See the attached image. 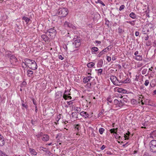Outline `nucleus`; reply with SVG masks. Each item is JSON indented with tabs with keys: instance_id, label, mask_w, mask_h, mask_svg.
Here are the masks:
<instances>
[{
	"instance_id": "obj_1",
	"label": "nucleus",
	"mask_w": 156,
	"mask_h": 156,
	"mask_svg": "<svg viewBox=\"0 0 156 156\" xmlns=\"http://www.w3.org/2000/svg\"><path fill=\"white\" fill-rule=\"evenodd\" d=\"M57 13L61 17H64L68 14V12L66 8H59L58 10Z\"/></svg>"
},
{
	"instance_id": "obj_2",
	"label": "nucleus",
	"mask_w": 156,
	"mask_h": 156,
	"mask_svg": "<svg viewBox=\"0 0 156 156\" xmlns=\"http://www.w3.org/2000/svg\"><path fill=\"white\" fill-rule=\"evenodd\" d=\"M150 151L153 153H156V140L151 141L149 144Z\"/></svg>"
},
{
	"instance_id": "obj_3",
	"label": "nucleus",
	"mask_w": 156,
	"mask_h": 156,
	"mask_svg": "<svg viewBox=\"0 0 156 156\" xmlns=\"http://www.w3.org/2000/svg\"><path fill=\"white\" fill-rule=\"evenodd\" d=\"M9 61L12 65L15 66L18 64V60L15 55H12L10 57Z\"/></svg>"
},
{
	"instance_id": "obj_4",
	"label": "nucleus",
	"mask_w": 156,
	"mask_h": 156,
	"mask_svg": "<svg viewBox=\"0 0 156 156\" xmlns=\"http://www.w3.org/2000/svg\"><path fill=\"white\" fill-rule=\"evenodd\" d=\"M48 33H49L48 36L52 37H55L56 34V30L55 29L54 27L48 29L47 32L46 33V34H47Z\"/></svg>"
},
{
	"instance_id": "obj_5",
	"label": "nucleus",
	"mask_w": 156,
	"mask_h": 156,
	"mask_svg": "<svg viewBox=\"0 0 156 156\" xmlns=\"http://www.w3.org/2000/svg\"><path fill=\"white\" fill-rule=\"evenodd\" d=\"M76 37V38L74 37L73 39L74 41L73 43V44L74 45L75 47L76 48L79 47L81 43L80 39L77 36Z\"/></svg>"
},
{
	"instance_id": "obj_6",
	"label": "nucleus",
	"mask_w": 156,
	"mask_h": 156,
	"mask_svg": "<svg viewBox=\"0 0 156 156\" xmlns=\"http://www.w3.org/2000/svg\"><path fill=\"white\" fill-rule=\"evenodd\" d=\"M27 67H28L32 70H35L37 68V65L34 60L32 62L31 64L30 65H27Z\"/></svg>"
},
{
	"instance_id": "obj_7",
	"label": "nucleus",
	"mask_w": 156,
	"mask_h": 156,
	"mask_svg": "<svg viewBox=\"0 0 156 156\" xmlns=\"http://www.w3.org/2000/svg\"><path fill=\"white\" fill-rule=\"evenodd\" d=\"M64 26L65 27H68L73 30H75L76 28V27L73 24L67 21H66L65 22L64 24Z\"/></svg>"
},
{
	"instance_id": "obj_8",
	"label": "nucleus",
	"mask_w": 156,
	"mask_h": 156,
	"mask_svg": "<svg viewBox=\"0 0 156 156\" xmlns=\"http://www.w3.org/2000/svg\"><path fill=\"white\" fill-rule=\"evenodd\" d=\"M148 138H152L156 139V130L151 131L147 136Z\"/></svg>"
},
{
	"instance_id": "obj_9",
	"label": "nucleus",
	"mask_w": 156,
	"mask_h": 156,
	"mask_svg": "<svg viewBox=\"0 0 156 156\" xmlns=\"http://www.w3.org/2000/svg\"><path fill=\"white\" fill-rule=\"evenodd\" d=\"M80 115L86 118H89L91 117V116L88 114L86 112L84 111L80 112Z\"/></svg>"
},
{
	"instance_id": "obj_10",
	"label": "nucleus",
	"mask_w": 156,
	"mask_h": 156,
	"mask_svg": "<svg viewBox=\"0 0 156 156\" xmlns=\"http://www.w3.org/2000/svg\"><path fill=\"white\" fill-rule=\"evenodd\" d=\"M117 77L115 76H112L110 77V80L114 84L117 83L118 82L117 80Z\"/></svg>"
},
{
	"instance_id": "obj_11",
	"label": "nucleus",
	"mask_w": 156,
	"mask_h": 156,
	"mask_svg": "<svg viewBox=\"0 0 156 156\" xmlns=\"http://www.w3.org/2000/svg\"><path fill=\"white\" fill-rule=\"evenodd\" d=\"M33 60H30L28 58H26L24 60L25 62H23V63L27 66V64L30 65V64H31Z\"/></svg>"
},
{
	"instance_id": "obj_12",
	"label": "nucleus",
	"mask_w": 156,
	"mask_h": 156,
	"mask_svg": "<svg viewBox=\"0 0 156 156\" xmlns=\"http://www.w3.org/2000/svg\"><path fill=\"white\" fill-rule=\"evenodd\" d=\"M49 139V136L47 134H44L41 137L42 140L44 141H47Z\"/></svg>"
},
{
	"instance_id": "obj_13",
	"label": "nucleus",
	"mask_w": 156,
	"mask_h": 156,
	"mask_svg": "<svg viewBox=\"0 0 156 156\" xmlns=\"http://www.w3.org/2000/svg\"><path fill=\"white\" fill-rule=\"evenodd\" d=\"M41 37L45 42H48L50 41L49 38L46 34L42 35Z\"/></svg>"
},
{
	"instance_id": "obj_14",
	"label": "nucleus",
	"mask_w": 156,
	"mask_h": 156,
	"mask_svg": "<svg viewBox=\"0 0 156 156\" xmlns=\"http://www.w3.org/2000/svg\"><path fill=\"white\" fill-rule=\"evenodd\" d=\"M103 65V60L102 59H101L98 60L97 64V66L98 68L101 67Z\"/></svg>"
},
{
	"instance_id": "obj_15",
	"label": "nucleus",
	"mask_w": 156,
	"mask_h": 156,
	"mask_svg": "<svg viewBox=\"0 0 156 156\" xmlns=\"http://www.w3.org/2000/svg\"><path fill=\"white\" fill-rule=\"evenodd\" d=\"M62 92L61 91H58L56 92L55 94V97L57 98H59L62 96Z\"/></svg>"
},
{
	"instance_id": "obj_16",
	"label": "nucleus",
	"mask_w": 156,
	"mask_h": 156,
	"mask_svg": "<svg viewBox=\"0 0 156 156\" xmlns=\"http://www.w3.org/2000/svg\"><path fill=\"white\" fill-rule=\"evenodd\" d=\"M40 149L41 148H44V149H46L45 151H44V152H45L47 154L48 156H52L53 154L51 153L50 151L48 150L46 148H44L42 147H40Z\"/></svg>"
},
{
	"instance_id": "obj_17",
	"label": "nucleus",
	"mask_w": 156,
	"mask_h": 156,
	"mask_svg": "<svg viewBox=\"0 0 156 156\" xmlns=\"http://www.w3.org/2000/svg\"><path fill=\"white\" fill-rule=\"evenodd\" d=\"M117 91L119 93H121L123 94H126V93L127 91L122 88H118L117 89Z\"/></svg>"
},
{
	"instance_id": "obj_18",
	"label": "nucleus",
	"mask_w": 156,
	"mask_h": 156,
	"mask_svg": "<svg viewBox=\"0 0 156 156\" xmlns=\"http://www.w3.org/2000/svg\"><path fill=\"white\" fill-rule=\"evenodd\" d=\"M29 150L30 152L32 154L34 155H36L37 154V152L34 149L30 148Z\"/></svg>"
},
{
	"instance_id": "obj_19",
	"label": "nucleus",
	"mask_w": 156,
	"mask_h": 156,
	"mask_svg": "<svg viewBox=\"0 0 156 156\" xmlns=\"http://www.w3.org/2000/svg\"><path fill=\"white\" fill-rule=\"evenodd\" d=\"M27 72L28 76L30 77H32L33 76V72L32 70L29 69L27 70Z\"/></svg>"
},
{
	"instance_id": "obj_20",
	"label": "nucleus",
	"mask_w": 156,
	"mask_h": 156,
	"mask_svg": "<svg viewBox=\"0 0 156 156\" xmlns=\"http://www.w3.org/2000/svg\"><path fill=\"white\" fill-rule=\"evenodd\" d=\"M22 19L25 20V22L27 24L28 23L30 20V18L27 17H25V16H23L22 17Z\"/></svg>"
},
{
	"instance_id": "obj_21",
	"label": "nucleus",
	"mask_w": 156,
	"mask_h": 156,
	"mask_svg": "<svg viewBox=\"0 0 156 156\" xmlns=\"http://www.w3.org/2000/svg\"><path fill=\"white\" fill-rule=\"evenodd\" d=\"M68 92H70L69 90H65L64 93V94L63 95V98L65 100H66L67 99V96L68 95H67L66 93H67Z\"/></svg>"
},
{
	"instance_id": "obj_22",
	"label": "nucleus",
	"mask_w": 156,
	"mask_h": 156,
	"mask_svg": "<svg viewBox=\"0 0 156 156\" xmlns=\"http://www.w3.org/2000/svg\"><path fill=\"white\" fill-rule=\"evenodd\" d=\"M91 50H92V54H94L93 52H97L98 51V48L97 47H94L92 48Z\"/></svg>"
},
{
	"instance_id": "obj_23",
	"label": "nucleus",
	"mask_w": 156,
	"mask_h": 156,
	"mask_svg": "<svg viewBox=\"0 0 156 156\" xmlns=\"http://www.w3.org/2000/svg\"><path fill=\"white\" fill-rule=\"evenodd\" d=\"M95 65V63L93 62H90L88 63L87 66L89 68H91L92 67H93Z\"/></svg>"
},
{
	"instance_id": "obj_24",
	"label": "nucleus",
	"mask_w": 156,
	"mask_h": 156,
	"mask_svg": "<svg viewBox=\"0 0 156 156\" xmlns=\"http://www.w3.org/2000/svg\"><path fill=\"white\" fill-rule=\"evenodd\" d=\"M130 134V132L129 131H128L127 133H126V134H124V137L125 138V139H129V136Z\"/></svg>"
},
{
	"instance_id": "obj_25",
	"label": "nucleus",
	"mask_w": 156,
	"mask_h": 156,
	"mask_svg": "<svg viewBox=\"0 0 156 156\" xmlns=\"http://www.w3.org/2000/svg\"><path fill=\"white\" fill-rule=\"evenodd\" d=\"M129 16L133 19H135L136 18V15L133 12H131L129 15Z\"/></svg>"
},
{
	"instance_id": "obj_26",
	"label": "nucleus",
	"mask_w": 156,
	"mask_h": 156,
	"mask_svg": "<svg viewBox=\"0 0 156 156\" xmlns=\"http://www.w3.org/2000/svg\"><path fill=\"white\" fill-rule=\"evenodd\" d=\"M149 29L147 28H143L142 30V33L144 34H146L149 32Z\"/></svg>"
},
{
	"instance_id": "obj_27",
	"label": "nucleus",
	"mask_w": 156,
	"mask_h": 156,
	"mask_svg": "<svg viewBox=\"0 0 156 156\" xmlns=\"http://www.w3.org/2000/svg\"><path fill=\"white\" fill-rule=\"evenodd\" d=\"M95 71L97 72V73L98 74V75L99 76V75H101L102 73L103 69H95Z\"/></svg>"
},
{
	"instance_id": "obj_28",
	"label": "nucleus",
	"mask_w": 156,
	"mask_h": 156,
	"mask_svg": "<svg viewBox=\"0 0 156 156\" xmlns=\"http://www.w3.org/2000/svg\"><path fill=\"white\" fill-rule=\"evenodd\" d=\"M115 137L117 139L120 140V138H122L120 136H119L118 134L117 133V131H116V133L115 134Z\"/></svg>"
},
{
	"instance_id": "obj_29",
	"label": "nucleus",
	"mask_w": 156,
	"mask_h": 156,
	"mask_svg": "<svg viewBox=\"0 0 156 156\" xmlns=\"http://www.w3.org/2000/svg\"><path fill=\"white\" fill-rule=\"evenodd\" d=\"M90 81L89 79H88L87 77H85L83 79V82L84 83H87Z\"/></svg>"
},
{
	"instance_id": "obj_30",
	"label": "nucleus",
	"mask_w": 156,
	"mask_h": 156,
	"mask_svg": "<svg viewBox=\"0 0 156 156\" xmlns=\"http://www.w3.org/2000/svg\"><path fill=\"white\" fill-rule=\"evenodd\" d=\"M105 129L103 128H100L99 129V132L101 134H102L105 131Z\"/></svg>"
},
{
	"instance_id": "obj_31",
	"label": "nucleus",
	"mask_w": 156,
	"mask_h": 156,
	"mask_svg": "<svg viewBox=\"0 0 156 156\" xmlns=\"http://www.w3.org/2000/svg\"><path fill=\"white\" fill-rule=\"evenodd\" d=\"M43 133L42 132H39L36 135V136L38 138H40L41 136H43Z\"/></svg>"
},
{
	"instance_id": "obj_32",
	"label": "nucleus",
	"mask_w": 156,
	"mask_h": 156,
	"mask_svg": "<svg viewBox=\"0 0 156 156\" xmlns=\"http://www.w3.org/2000/svg\"><path fill=\"white\" fill-rule=\"evenodd\" d=\"M75 110L76 111V113H79L81 110V108L80 107H76L75 108Z\"/></svg>"
},
{
	"instance_id": "obj_33",
	"label": "nucleus",
	"mask_w": 156,
	"mask_h": 156,
	"mask_svg": "<svg viewBox=\"0 0 156 156\" xmlns=\"http://www.w3.org/2000/svg\"><path fill=\"white\" fill-rule=\"evenodd\" d=\"M123 104H124L123 103V102H122V100H121L119 102L118 106L119 107H122L123 106Z\"/></svg>"
},
{
	"instance_id": "obj_34",
	"label": "nucleus",
	"mask_w": 156,
	"mask_h": 156,
	"mask_svg": "<svg viewBox=\"0 0 156 156\" xmlns=\"http://www.w3.org/2000/svg\"><path fill=\"white\" fill-rule=\"evenodd\" d=\"M131 102L132 105H136L137 103V101L134 99H133L131 100Z\"/></svg>"
},
{
	"instance_id": "obj_35",
	"label": "nucleus",
	"mask_w": 156,
	"mask_h": 156,
	"mask_svg": "<svg viewBox=\"0 0 156 156\" xmlns=\"http://www.w3.org/2000/svg\"><path fill=\"white\" fill-rule=\"evenodd\" d=\"M136 59L137 60H141L142 59V56L140 55L137 56L136 57Z\"/></svg>"
},
{
	"instance_id": "obj_36",
	"label": "nucleus",
	"mask_w": 156,
	"mask_h": 156,
	"mask_svg": "<svg viewBox=\"0 0 156 156\" xmlns=\"http://www.w3.org/2000/svg\"><path fill=\"white\" fill-rule=\"evenodd\" d=\"M75 128L76 129L77 131L79 130L80 129V125L79 124H76L75 126Z\"/></svg>"
},
{
	"instance_id": "obj_37",
	"label": "nucleus",
	"mask_w": 156,
	"mask_h": 156,
	"mask_svg": "<svg viewBox=\"0 0 156 156\" xmlns=\"http://www.w3.org/2000/svg\"><path fill=\"white\" fill-rule=\"evenodd\" d=\"M96 3H100L104 6L105 5V4L101 0H98L96 2Z\"/></svg>"
},
{
	"instance_id": "obj_38",
	"label": "nucleus",
	"mask_w": 156,
	"mask_h": 156,
	"mask_svg": "<svg viewBox=\"0 0 156 156\" xmlns=\"http://www.w3.org/2000/svg\"><path fill=\"white\" fill-rule=\"evenodd\" d=\"M0 156H9L5 153H3L2 151L0 150Z\"/></svg>"
},
{
	"instance_id": "obj_39",
	"label": "nucleus",
	"mask_w": 156,
	"mask_h": 156,
	"mask_svg": "<svg viewBox=\"0 0 156 156\" xmlns=\"http://www.w3.org/2000/svg\"><path fill=\"white\" fill-rule=\"evenodd\" d=\"M147 69H144L142 71V73L143 74H145L147 72Z\"/></svg>"
},
{
	"instance_id": "obj_40",
	"label": "nucleus",
	"mask_w": 156,
	"mask_h": 156,
	"mask_svg": "<svg viewBox=\"0 0 156 156\" xmlns=\"http://www.w3.org/2000/svg\"><path fill=\"white\" fill-rule=\"evenodd\" d=\"M76 115L77 113L76 112H72V116L73 118H77Z\"/></svg>"
},
{
	"instance_id": "obj_41",
	"label": "nucleus",
	"mask_w": 156,
	"mask_h": 156,
	"mask_svg": "<svg viewBox=\"0 0 156 156\" xmlns=\"http://www.w3.org/2000/svg\"><path fill=\"white\" fill-rule=\"evenodd\" d=\"M134 22V21H126L127 23H129L131 25H132V26H134L135 25V23Z\"/></svg>"
},
{
	"instance_id": "obj_42",
	"label": "nucleus",
	"mask_w": 156,
	"mask_h": 156,
	"mask_svg": "<svg viewBox=\"0 0 156 156\" xmlns=\"http://www.w3.org/2000/svg\"><path fill=\"white\" fill-rule=\"evenodd\" d=\"M11 52L10 51H7L6 52V55L8 57H10L11 56Z\"/></svg>"
},
{
	"instance_id": "obj_43",
	"label": "nucleus",
	"mask_w": 156,
	"mask_h": 156,
	"mask_svg": "<svg viewBox=\"0 0 156 156\" xmlns=\"http://www.w3.org/2000/svg\"><path fill=\"white\" fill-rule=\"evenodd\" d=\"M109 132L111 133L115 134L116 131H115V128L109 130Z\"/></svg>"
},
{
	"instance_id": "obj_44",
	"label": "nucleus",
	"mask_w": 156,
	"mask_h": 156,
	"mask_svg": "<svg viewBox=\"0 0 156 156\" xmlns=\"http://www.w3.org/2000/svg\"><path fill=\"white\" fill-rule=\"evenodd\" d=\"M107 100L110 103H111L112 102V100L111 97H108L107 99Z\"/></svg>"
},
{
	"instance_id": "obj_45",
	"label": "nucleus",
	"mask_w": 156,
	"mask_h": 156,
	"mask_svg": "<svg viewBox=\"0 0 156 156\" xmlns=\"http://www.w3.org/2000/svg\"><path fill=\"white\" fill-rule=\"evenodd\" d=\"M105 54L102 51H100L98 55V56L99 57H100L102 55Z\"/></svg>"
},
{
	"instance_id": "obj_46",
	"label": "nucleus",
	"mask_w": 156,
	"mask_h": 156,
	"mask_svg": "<svg viewBox=\"0 0 156 156\" xmlns=\"http://www.w3.org/2000/svg\"><path fill=\"white\" fill-rule=\"evenodd\" d=\"M118 33L119 34L122 33L123 30L122 28H121L120 27H119L118 29Z\"/></svg>"
},
{
	"instance_id": "obj_47",
	"label": "nucleus",
	"mask_w": 156,
	"mask_h": 156,
	"mask_svg": "<svg viewBox=\"0 0 156 156\" xmlns=\"http://www.w3.org/2000/svg\"><path fill=\"white\" fill-rule=\"evenodd\" d=\"M27 84L26 82L23 81L21 84V87L25 86Z\"/></svg>"
},
{
	"instance_id": "obj_48",
	"label": "nucleus",
	"mask_w": 156,
	"mask_h": 156,
	"mask_svg": "<svg viewBox=\"0 0 156 156\" xmlns=\"http://www.w3.org/2000/svg\"><path fill=\"white\" fill-rule=\"evenodd\" d=\"M106 59L108 62H109L111 60V58L110 57L107 56Z\"/></svg>"
},
{
	"instance_id": "obj_49",
	"label": "nucleus",
	"mask_w": 156,
	"mask_h": 156,
	"mask_svg": "<svg viewBox=\"0 0 156 156\" xmlns=\"http://www.w3.org/2000/svg\"><path fill=\"white\" fill-rule=\"evenodd\" d=\"M149 83V80H147L145 81L144 84L146 86H147L148 85Z\"/></svg>"
},
{
	"instance_id": "obj_50",
	"label": "nucleus",
	"mask_w": 156,
	"mask_h": 156,
	"mask_svg": "<svg viewBox=\"0 0 156 156\" xmlns=\"http://www.w3.org/2000/svg\"><path fill=\"white\" fill-rule=\"evenodd\" d=\"M91 86V83H87L86 85V87L88 88H90Z\"/></svg>"
},
{
	"instance_id": "obj_51",
	"label": "nucleus",
	"mask_w": 156,
	"mask_h": 156,
	"mask_svg": "<svg viewBox=\"0 0 156 156\" xmlns=\"http://www.w3.org/2000/svg\"><path fill=\"white\" fill-rule=\"evenodd\" d=\"M119 101L117 99H115L114 101V103L115 105H117V106L119 103Z\"/></svg>"
},
{
	"instance_id": "obj_52",
	"label": "nucleus",
	"mask_w": 156,
	"mask_h": 156,
	"mask_svg": "<svg viewBox=\"0 0 156 156\" xmlns=\"http://www.w3.org/2000/svg\"><path fill=\"white\" fill-rule=\"evenodd\" d=\"M125 7V6L124 5H121L119 9V10L120 11H121L122 10H123Z\"/></svg>"
},
{
	"instance_id": "obj_53",
	"label": "nucleus",
	"mask_w": 156,
	"mask_h": 156,
	"mask_svg": "<svg viewBox=\"0 0 156 156\" xmlns=\"http://www.w3.org/2000/svg\"><path fill=\"white\" fill-rule=\"evenodd\" d=\"M117 80L118 81L117 82H118V83H117V84H115V85H120L121 84V83H122V82H119V80L117 79Z\"/></svg>"
},
{
	"instance_id": "obj_54",
	"label": "nucleus",
	"mask_w": 156,
	"mask_h": 156,
	"mask_svg": "<svg viewBox=\"0 0 156 156\" xmlns=\"http://www.w3.org/2000/svg\"><path fill=\"white\" fill-rule=\"evenodd\" d=\"M67 103L69 105H72L73 104V102L72 101H67Z\"/></svg>"
},
{
	"instance_id": "obj_55",
	"label": "nucleus",
	"mask_w": 156,
	"mask_h": 156,
	"mask_svg": "<svg viewBox=\"0 0 156 156\" xmlns=\"http://www.w3.org/2000/svg\"><path fill=\"white\" fill-rule=\"evenodd\" d=\"M31 122L33 125H34L35 124L36 122L33 120H31Z\"/></svg>"
},
{
	"instance_id": "obj_56",
	"label": "nucleus",
	"mask_w": 156,
	"mask_h": 156,
	"mask_svg": "<svg viewBox=\"0 0 156 156\" xmlns=\"http://www.w3.org/2000/svg\"><path fill=\"white\" fill-rule=\"evenodd\" d=\"M151 44V42L150 41H148L146 44V45L149 46Z\"/></svg>"
},
{
	"instance_id": "obj_57",
	"label": "nucleus",
	"mask_w": 156,
	"mask_h": 156,
	"mask_svg": "<svg viewBox=\"0 0 156 156\" xmlns=\"http://www.w3.org/2000/svg\"><path fill=\"white\" fill-rule=\"evenodd\" d=\"M106 48L107 49L108 51H109L111 50V48L110 45H109Z\"/></svg>"
},
{
	"instance_id": "obj_58",
	"label": "nucleus",
	"mask_w": 156,
	"mask_h": 156,
	"mask_svg": "<svg viewBox=\"0 0 156 156\" xmlns=\"http://www.w3.org/2000/svg\"><path fill=\"white\" fill-rule=\"evenodd\" d=\"M58 58L59 59H60L62 60H63L64 59V58L62 57V56L61 55H60L58 56Z\"/></svg>"
},
{
	"instance_id": "obj_59",
	"label": "nucleus",
	"mask_w": 156,
	"mask_h": 156,
	"mask_svg": "<svg viewBox=\"0 0 156 156\" xmlns=\"http://www.w3.org/2000/svg\"><path fill=\"white\" fill-rule=\"evenodd\" d=\"M22 106L26 108H27L28 107V106L27 105H25V104L22 103Z\"/></svg>"
},
{
	"instance_id": "obj_60",
	"label": "nucleus",
	"mask_w": 156,
	"mask_h": 156,
	"mask_svg": "<svg viewBox=\"0 0 156 156\" xmlns=\"http://www.w3.org/2000/svg\"><path fill=\"white\" fill-rule=\"evenodd\" d=\"M106 147V146L104 145H103L102 147L100 148V149L102 150H103Z\"/></svg>"
},
{
	"instance_id": "obj_61",
	"label": "nucleus",
	"mask_w": 156,
	"mask_h": 156,
	"mask_svg": "<svg viewBox=\"0 0 156 156\" xmlns=\"http://www.w3.org/2000/svg\"><path fill=\"white\" fill-rule=\"evenodd\" d=\"M149 36L148 35H147L145 37H144L145 40L147 41V40H148V39H149Z\"/></svg>"
},
{
	"instance_id": "obj_62",
	"label": "nucleus",
	"mask_w": 156,
	"mask_h": 156,
	"mask_svg": "<svg viewBox=\"0 0 156 156\" xmlns=\"http://www.w3.org/2000/svg\"><path fill=\"white\" fill-rule=\"evenodd\" d=\"M139 54V52L138 51H136L135 52L134 54V55L136 56V57L137 56L139 55H138Z\"/></svg>"
},
{
	"instance_id": "obj_63",
	"label": "nucleus",
	"mask_w": 156,
	"mask_h": 156,
	"mask_svg": "<svg viewBox=\"0 0 156 156\" xmlns=\"http://www.w3.org/2000/svg\"><path fill=\"white\" fill-rule=\"evenodd\" d=\"M140 33L138 31H136L135 33V35L136 36H138L139 34Z\"/></svg>"
},
{
	"instance_id": "obj_64",
	"label": "nucleus",
	"mask_w": 156,
	"mask_h": 156,
	"mask_svg": "<svg viewBox=\"0 0 156 156\" xmlns=\"http://www.w3.org/2000/svg\"><path fill=\"white\" fill-rule=\"evenodd\" d=\"M153 46L154 47L156 46V41H154L153 42Z\"/></svg>"
}]
</instances>
